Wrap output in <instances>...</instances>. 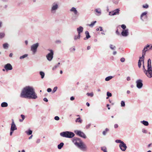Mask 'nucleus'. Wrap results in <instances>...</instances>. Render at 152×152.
I'll use <instances>...</instances> for the list:
<instances>
[{
    "label": "nucleus",
    "instance_id": "obj_2",
    "mask_svg": "<svg viewBox=\"0 0 152 152\" xmlns=\"http://www.w3.org/2000/svg\"><path fill=\"white\" fill-rule=\"evenodd\" d=\"M73 142L75 145L82 151H85L87 150L86 146L81 141L80 139L74 138L73 139Z\"/></svg>",
    "mask_w": 152,
    "mask_h": 152
},
{
    "label": "nucleus",
    "instance_id": "obj_14",
    "mask_svg": "<svg viewBox=\"0 0 152 152\" xmlns=\"http://www.w3.org/2000/svg\"><path fill=\"white\" fill-rule=\"evenodd\" d=\"M121 34L123 37H126L127 36L129 35V29H126L123 30L121 33Z\"/></svg>",
    "mask_w": 152,
    "mask_h": 152
},
{
    "label": "nucleus",
    "instance_id": "obj_56",
    "mask_svg": "<svg viewBox=\"0 0 152 152\" xmlns=\"http://www.w3.org/2000/svg\"><path fill=\"white\" fill-rule=\"evenodd\" d=\"M118 125L117 124H115L114 125V128H118Z\"/></svg>",
    "mask_w": 152,
    "mask_h": 152
},
{
    "label": "nucleus",
    "instance_id": "obj_49",
    "mask_svg": "<svg viewBox=\"0 0 152 152\" xmlns=\"http://www.w3.org/2000/svg\"><path fill=\"white\" fill-rule=\"evenodd\" d=\"M54 119L57 121H58L59 120V118L58 116H56L54 117Z\"/></svg>",
    "mask_w": 152,
    "mask_h": 152
},
{
    "label": "nucleus",
    "instance_id": "obj_9",
    "mask_svg": "<svg viewBox=\"0 0 152 152\" xmlns=\"http://www.w3.org/2000/svg\"><path fill=\"white\" fill-rule=\"evenodd\" d=\"M142 82V80L140 79L136 81V86L138 88L140 89L142 88L143 86Z\"/></svg>",
    "mask_w": 152,
    "mask_h": 152
},
{
    "label": "nucleus",
    "instance_id": "obj_5",
    "mask_svg": "<svg viewBox=\"0 0 152 152\" xmlns=\"http://www.w3.org/2000/svg\"><path fill=\"white\" fill-rule=\"evenodd\" d=\"M39 46V43H37L31 45V50L32 52V54H34L37 50V48Z\"/></svg>",
    "mask_w": 152,
    "mask_h": 152
},
{
    "label": "nucleus",
    "instance_id": "obj_29",
    "mask_svg": "<svg viewBox=\"0 0 152 152\" xmlns=\"http://www.w3.org/2000/svg\"><path fill=\"white\" fill-rule=\"evenodd\" d=\"M76 122H78L80 123H81L82 122V120L80 118H77L75 120Z\"/></svg>",
    "mask_w": 152,
    "mask_h": 152
},
{
    "label": "nucleus",
    "instance_id": "obj_25",
    "mask_svg": "<svg viewBox=\"0 0 152 152\" xmlns=\"http://www.w3.org/2000/svg\"><path fill=\"white\" fill-rule=\"evenodd\" d=\"M2 107H6L8 106V104L6 102H3L1 104Z\"/></svg>",
    "mask_w": 152,
    "mask_h": 152
},
{
    "label": "nucleus",
    "instance_id": "obj_46",
    "mask_svg": "<svg viewBox=\"0 0 152 152\" xmlns=\"http://www.w3.org/2000/svg\"><path fill=\"white\" fill-rule=\"evenodd\" d=\"M121 27L124 29V30H125V29L126 28V26L124 24H123L121 25Z\"/></svg>",
    "mask_w": 152,
    "mask_h": 152
},
{
    "label": "nucleus",
    "instance_id": "obj_23",
    "mask_svg": "<svg viewBox=\"0 0 152 152\" xmlns=\"http://www.w3.org/2000/svg\"><path fill=\"white\" fill-rule=\"evenodd\" d=\"M147 14V12H143L141 14V16H140V19H141L143 21V20L142 19V18L144 16H146V15Z\"/></svg>",
    "mask_w": 152,
    "mask_h": 152
},
{
    "label": "nucleus",
    "instance_id": "obj_42",
    "mask_svg": "<svg viewBox=\"0 0 152 152\" xmlns=\"http://www.w3.org/2000/svg\"><path fill=\"white\" fill-rule=\"evenodd\" d=\"M57 89L58 87L57 86L54 87L52 91L53 93H55L57 91Z\"/></svg>",
    "mask_w": 152,
    "mask_h": 152
},
{
    "label": "nucleus",
    "instance_id": "obj_58",
    "mask_svg": "<svg viewBox=\"0 0 152 152\" xmlns=\"http://www.w3.org/2000/svg\"><path fill=\"white\" fill-rule=\"evenodd\" d=\"M13 131H12V130H10V135L11 136L12 135Z\"/></svg>",
    "mask_w": 152,
    "mask_h": 152
},
{
    "label": "nucleus",
    "instance_id": "obj_38",
    "mask_svg": "<svg viewBox=\"0 0 152 152\" xmlns=\"http://www.w3.org/2000/svg\"><path fill=\"white\" fill-rule=\"evenodd\" d=\"M101 149L102 150L104 151V152H107V149L104 146L101 147Z\"/></svg>",
    "mask_w": 152,
    "mask_h": 152
},
{
    "label": "nucleus",
    "instance_id": "obj_27",
    "mask_svg": "<svg viewBox=\"0 0 152 152\" xmlns=\"http://www.w3.org/2000/svg\"><path fill=\"white\" fill-rule=\"evenodd\" d=\"M60 64V63L59 62L58 64L56 65L54 67H53L52 70H55L57 68L59 67Z\"/></svg>",
    "mask_w": 152,
    "mask_h": 152
},
{
    "label": "nucleus",
    "instance_id": "obj_10",
    "mask_svg": "<svg viewBox=\"0 0 152 152\" xmlns=\"http://www.w3.org/2000/svg\"><path fill=\"white\" fill-rule=\"evenodd\" d=\"M120 10L119 9H117L114 10L110 12L109 15L111 16H113L116 15H118L119 14Z\"/></svg>",
    "mask_w": 152,
    "mask_h": 152
},
{
    "label": "nucleus",
    "instance_id": "obj_33",
    "mask_svg": "<svg viewBox=\"0 0 152 152\" xmlns=\"http://www.w3.org/2000/svg\"><path fill=\"white\" fill-rule=\"evenodd\" d=\"M110 49L113 50H114L116 48V47L115 46L111 44L110 45Z\"/></svg>",
    "mask_w": 152,
    "mask_h": 152
},
{
    "label": "nucleus",
    "instance_id": "obj_3",
    "mask_svg": "<svg viewBox=\"0 0 152 152\" xmlns=\"http://www.w3.org/2000/svg\"><path fill=\"white\" fill-rule=\"evenodd\" d=\"M58 8V4L57 2H54L51 5L50 10V12L51 14H56Z\"/></svg>",
    "mask_w": 152,
    "mask_h": 152
},
{
    "label": "nucleus",
    "instance_id": "obj_44",
    "mask_svg": "<svg viewBox=\"0 0 152 152\" xmlns=\"http://www.w3.org/2000/svg\"><path fill=\"white\" fill-rule=\"evenodd\" d=\"M107 95L108 97H111L112 95L111 93L108 91L107 92Z\"/></svg>",
    "mask_w": 152,
    "mask_h": 152
},
{
    "label": "nucleus",
    "instance_id": "obj_18",
    "mask_svg": "<svg viewBox=\"0 0 152 152\" xmlns=\"http://www.w3.org/2000/svg\"><path fill=\"white\" fill-rule=\"evenodd\" d=\"M83 28L81 26L77 28V31L78 34H80L81 33H82L83 31Z\"/></svg>",
    "mask_w": 152,
    "mask_h": 152
},
{
    "label": "nucleus",
    "instance_id": "obj_63",
    "mask_svg": "<svg viewBox=\"0 0 152 152\" xmlns=\"http://www.w3.org/2000/svg\"><path fill=\"white\" fill-rule=\"evenodd\" d=\"M126 93H127L128 94H129L130 93V92L129 91V90H127V92H126Z\"/></svg>",
    "mask_w": 152,
    "mask_h": 152
},
{
    "label": "nucleus",
    "instance_id": "obj_55",
    "mask_svg": "<svg viewBox=\"0 0 152 152\" xmlns=\"http://www.w3.org/2000/svg\"><path fill=\"white\" fill-rule=\"evenodd\" d=\"M70 99L71 101L75 99V98L73 96H72L70 97Z\"/></svg>",
    "mask_w": 152,
    "mask_h": 152
},
{
    "label": "nucleus",
    "instance_id": "obj_12",
    "mask_svg": "<svg viewBox=\"0 0 152 152\" xmlns=\"http://www.w3.org/2000/svg\"><path fill=\"white\" fill-rule=\"evenodd\" d=\"M70 11L71 12H73L75 16L76 17H78L79 15V12H78L76 8L75 7H72L71 8V9H70Z\"/></svg>",
    "mask_w": 152,
    "mask_h": 152
},
{
    "label": "nucleus",
    "instance_id": "obj_16",
    "mask_svg": "<svg viewBox=\"0 0 152 152\" xmlns=\"http://www.w3.org/2000/svg\"><path fill=\"white\" fill-rule=\"evenodd\" d=\"M17 129V127L14 123V120L12 119L10 130L12 131H14L16 130Z\"/></svg>",
    "mask_w": 152,
    "mask_h": 152
},
{
    "label": "nucleus",
    "instance_id": "obj_60",
    "mask_svg": "<svg viewBox=\"0 0 152 152\" xmlns=\"http://www.w3.org/2000/svg\"><path fill=\"white\" fill-rule=\"evenodd\" d=\"M99 28H100V31H101L103 30L102 27L101 26H99Z\"/></svg>",
    "mask_w": 152,
    "mask_h": 152
},
{
    "label": "nucleus",
    "instance_id": "obj_41",
    "mask_svg": "<svg viewBox=\"0 0 152 152\" xmlns=\"http://www.w3.org/2000/svg\"><path fill=\"white\" fill-rule=\"evenodd\" d=\"M115 142L116 143H120V144H121L123 142L120 140H115Z\"/></svg>",
    "mask_w": 152,
    "mask_h": 152
},
{
    "label": "nucleus",
    "instance_id": "obj_26",
    "mask_svg": "<svg viewBox=\"0 0 152 152\" xmlns=\"http://www.w3.org/2000/svg\"><path fill=\"white\" fill-rule=\"evenodd\" d=\"M39 74L41 75V78L42 79H43L45 76V74L44 72L42 71H40L39 72Z\"/></svg>",
    "mask_w": 152,
    "mask_h": 152
},
{
    "label": "nucleus",
    "instance_id": "obj_22",
    "mask_svg": "<svg viewBox=\"0 0 152 152\" xmlns=\"http://www.w3.org/2000/svg\"><path fill=\"white\" fill-rule=\"evenodd\" d=\"M142 61H143V64H144V60H143V61H142V59H141L140 57V59L138 61V67L139 68H140L141 67Z\"/></svg>",
    "mask_w": 152,
    "mask_h": 152
},
{
    "label": "nucleus",
    "instance_id": "obj_20",
    "mask_svg": "<svg viewBox=\"0 0 152 152\" xmlns=\"http://www.w3.org/2000/svg\"><path fill=\"white\" fill-rule=\"evenodd\" d=\"M85 34L86 35V37L84 38V40H87L91 37L88 31H86L85 32Z\"/></svg>",
    "mask_w": 152,
    "mask_h": 152
},
{
    "label": "nucleus",
    "instance_id": "obj_52",
    "mask_svg": "<svg viewBox=\"0 0 152 152\" xmlns=\"http://www.w3.org/2000/svg\"><path fill=\"white\" fill-rule=\"evenodd\" d=\"M91 125V124H89L88 125H87V126H86V128L87 129H88L89 128Z\"/></svg>",
    "mask_w": 152,
    "mask_h": 152
},
{
    "label": "nucleus",
    "instance_id": "obj_30",
    "mask_svg": "<svg viewBox=\"0 0 152 152\" xmlns=\"http://www.w3.org/2000/svg\"><path fill=\"white\" fill-rule=\"evenodd\" d=\"M3 46L4 49H7L9 47V45L7 43H6L3 44Z\"/></svg>",
    "mask_w": 152,
    "mask_h": 152
},
{
    "label": "nucleus",
    "instance_id": "obj_7",
    "mask_svg": "<svg viewBox=\"0 0 152 152\" xmlns=\"http://www.w3.org/2000/svg\"><path fill=\"white\" fill-rule=\"evenodd\" d=\"M48 50L50 52L46 55V57L48 61H50L52 60L53 58V51L52 50Z\"/></svg>",
    "mask_w": 152,
    "mask_h": 152
},
{
    "label": "nucleus",
    "instance_id": "obj_39",
    "mask_svg": "<svg viewBox=\"0 0 152 152\" xmlns=\"http://www.w3.org/2000/svg\"><path fill=\"white\" fill-rule=\"evenodd\" d=\"M20 116L21 118H22V119H20L19 121L20 122H22L23 121L25 117V116L23 114L21 115Z\"/></svg>",
    "mask_w": 152,
    "mask_h": 152
},
{
    "label": "nucleus",
    "instance_id": "obj_48",
    "mask_svg": "<svg viewBox=\"0 0 152 152\" xmlns=\"http://www.w3.org/2000/svg\"><path fill=\"white\" fill-rule=\"evenodd\" d=\"M142 132L144 133H147V131L144 129H143L142 130Z\"/></svg>",
    "mask_w": 152,
    "mask_h": 152
},
{
    "label": "nucleus",
    "instance_id": "obj_13",
    "mask_svg": "<svg viewBox=\"0 0 152 152\" xmlns=\"http://www.w3.org/2000/svg\"><path fill=\"white\" fill-rule=\"evenodd\" d=\"M4 68L7 71L11 70L12 69V65L10 63H8L4 66Z\"/></svg>",
    "mask_w": 152,
    "mask_h": 152
},
{
    "label": "nucleus",
    "instance_id": "obj_8",
    "mask_svg": "<svg viewBox=\"0 0 152 152\" xmlns=\"http://www.w3.org/2000/svg\"><path fill=\"white\" fill-rule=\"evenodd\" d=\"M74 132L77 135L84 139H85L86 138V137L84 133L80 131L77 130H75L74 131Z\"/></svg>",
    "mask_w": 152,
    "mask_h": 152
},
{
    "label": "nucleus",
    "instance_id": "obj_57",
    "mask_svg": "<svg viewBox=\"0 0 152 152\" xmlns=\"http://www.w3.org/2000/svg\"><path fill=\"white\" fill-rule=\"evenodd\" d=\"M126 80L127 81H129L130 80V78L129 77H127Z\"/></svg>",
    "mask_w": 152,
    "mask_h": 152
},
{
    "label": "nucleus",
    "instance_id": "obj_53",
    "mask_svg": "<svg viewBox=\"0 0 152 152\" xmlns=\"http://www.w3.org/2000/svg\"><path fill=\"white\" fill-rule=\"evenodd\" d=\"M40 142V140L39 139H38L36 141V143H39Z\"/></svg>",
    "mask_w": 152,
    "mask_h": 152
},
{
    "label": "nucleus",
    "instance_id": "obj_11",
    "mask_svg": "<svg viewBox=\"0 0 152 152\" xmlns=\"http://www.w3.org/2000/svg\"><path fill=\"white\" fill-rule=\"evenodd\" d=\"M119 146L120 149L123 151H126L127 148L126 144L124 142H122L121 144H120Z\"/></svg>",
    "mask_w": 152,
    "mask_h": 152
},
{
    "label": "nucleus",
    "instance_id": "obj_51",
    "mask_svg": "<svg viewBox=\"0 0 152 152\" xmlns=\"http://www.w3.org/2000/svg\"><path fill=\"white\" fill-rule=\"evenodd\" d=\"M52 91V89L51 88H49L47 89V91L48 92H51Z\"/></svg>",
    "mask_w": 152,
    "mask_h": 152
},
{
    "label": "nucleus",
    "instance_id": "obj_34",
    "mask_svg": "<svg viewBox=\"0 0 152 152\" xmlns=\"http://www.w3.org/2000/svg\"><path fill=\"white\" fill-rule=\"evenodd\" d=\"M109 131V129L108 128H106L105 131H103L102 134L103 135H105L106 134V133Z\"/></svg>",
    "mask_w": 152,
    "mask_h": 152
},
{
    "label": "nucleus",
    "instance_id": "obj_64",
    "mask_svg": "<svg viewBox=\"0 0 152 152\" xmlns=\"http://www.w3.org/2000/svg\"><path fill=\"white\" fill-rule=\"evenodd\" d=\"M86 104L88 107H89L90 106L89 103L88 102L86 103Z\"/></svg>",
    "mask_w": 152,
    "mask_h": 152
},
{
    "label": "nucleus",
    "instance_id": "obj_31",
    "mask_svg": "<svg viewBox=\"0 0 152 152\" xmlns=\"http://www.w3.org/2000/svg\"><path fill=\"white\" fill-rule=\"evenodd\" d=\"M25 132L28 135H30L32 134V132L31 130L29 129L28 131H26Z\"/></svg>",
    "mask_w": 152,
    "mask_h": 152
},
{
    "label": "nucleus",
    "instance_id": "obj_43",
    "mask_svg": "<svg viewBox=\"0 0 152 152\" xmlns=\"http://www.w3.org/2000/svg\"><path fill=\"white\" fill-rule=\"evenodd\" d=\"M121 106L123 107L125 106V102L123 101H121Z\"/></svg>",
    "mask_w": 152,
    "mask_h": 152
},
{
    "label": "nucleus",
    "instance_id": "obj_40",
    "mask_svg": "<svg viewBox=\"0 0 152 152\" xmlns=\"http://www.w3.org/2000/svg\"><path fill=\"white\" fill-rule=\"evenodd\" d=\"M86 94L88 96H90L91 97H93L94 96V94L93 92L91 93H87Z\"/></svg>",
    "mask_w": 152,
    "mask_h": 152
},
{
    "label": "nucleus",
    "instance_id": "obj_6",
    "mask_svg": "<svg viewBox=\"0 0 152 152\" xmlns=\"http://www.w3.org/2000/svg\"><path fill=\"white\" fill-rule=\"evenodd\" d=\"M143 70L144 72V73L145 74V75H147V76L149 77V78H151L152 77V70L151 69V71L149 72L148 71V69L146 70L145 69V66L144 65V64H143Z\"/></svg>",
    "mask_w": 152,
    "mask_h": 152
},
{
    "label": "nucleus",
    "instance_id": "obj_36",
    "mask_svg": "<svg viewBox=\"0 0 152 152\" xmlns=\"http://www.w3.org/2000/svg\"><path fill=\"white\" fill-rule=\"evenodd\" d=\"M96 21L92 22L91 24L88 25L90 27H93V26L96 23Z\"/></svg>",
    "mask_w": 152,
    "mask_h": 152
},
{
    "label": "nucleus",
    "instance_id": "obj_37",
    "mask_svg": "<svg viewBox=\"0 0 152 152\" xmlns=\"http://www.w3.org/2000/svg\"><path fill=\"white\" fill-rule=\"evenodd\" d=\"M28 56V54H25L24 55L20 56V59H22L26 57H27Z\"/></svg>",
    "mask_w": 152,
    "mask_h": 152
},
{
    "label": "nucleus",
    "instance_id": "obj_21",
    "mask_svg": "<svg viewBox=\"0 0 152 152\" xmlns=\"http://www.w3.org/2000/svg\"><path fill=\"white\" fill-rule=\"evenodd\" d=\"M81 35L80 34H78L77 35H75L74 36V39L75 41L77 40V39H80V38Z\"/></svg>",
    "mask_w": 152,
    "mask_h": 152
},
{
    "label": "nucleus",
    "instance_id": "obj_62",
    "mask_svg": "<svg viewBox=\"0 0 152 152\" xmlns=\"http://www.w3.org/2000/svg\"><path fill=\"white\" fill-rule=\"evenodd\" d=\"M56 43H61V41L60 40H57L56 41Z\"/></svg>",
    "mask_w": 152,
    "mask_h": 152
},
{
    "label": "nucleus",
    "instance_id": "obj_19",
    "mask_svg": "<svg viewBox=\"0 0 152 152\" xmlns=\"http://www.w3.org/2000/svg\"><path fill=\"white\" fill-rule=\"evenodd\" d=\"M95 11L97 13L96 14L97 16L100 15L101 14V10L100 8L96 9L95 10Z\"/></svg>",
    "mask_w": 152,
    "mask_h": 152
},
{
    "label": "nucleus",
    "instance_id": "obj_24",
    "mask_svg": "<svg viewBox=\"0 0 152 152\" xmlns=\"http://www.w3.org/2000/svg\"><path fill=\"white\" fill-rule=\"evenodd\" d=\"M140 122L142 124H144L145 126H147L149 124L148 121H141Z\"/></svg>",
    "mask_w": 152,
    "mask_h": 152
},
{
    "label": "nucleus",
    "instance_id": "obj_47",
    "mask_svg": "<svg viewBox=\"0 0 152 152\" xmlns=\"http://www.w3.org/2000/svg\"><path fill=\"white\" fill-rule=\"evenodd\" d=\"M142 7L144 8H148V5L146 4L145 5H143Z\"/></svg>",
    "mask_w": 152,
    "mask_h": 152
},
{
    "label": "nucleus",
    "instance_id": "obj_32",
    "mask_svg": "<svg viewBox=\"0 0 152 152\" xmlns=\"http://www.w3.org/2000/svg\"><path fill=\"white\" fill-rule=\"evenodd\" d=\"M113 78V77H112V76H108V77H106L105 78V80L106 81H108L110 80H111V79H112Z\"/></svg>",
    "mask_w": 152,
    "mask_h": 152
},
{
    "label": "nucleus",
    "instance_id": "obj_4",
    "mask_svg": "<svg viewBox=\"0 0 152 152\" xmlns=\"http://www.w3.org/2000/svg\"><path fill=\"white\" fill-rule=\"evenodd\" d=\"M61 136L63 137L71 138L75 136L74 134L71 132L66 131L61 132L60 134Z\"/></svg>",
    "mask_w": 152,
    "mask_h": 152
},
{
    "label": "nucleus",
    "instance_id": "obj_59",
    "mask_svg": "<svg viewBox=\"0 0 152 152\" xmlns=\"http://www.w3.org/2000/svg\"><path fill=\"white\" fill-rule=\"evenodd\" d=\"M13 54L12 53H10L9 55V57H12V56Z\"/></svg>",
    "mask_w": 152,
    "mask_h": 152
},
{
    "label": "nucleus",
    "instance_id": "obj_45",
    "mask_svg": "<svg viewBox=\"0 0 152 152\" xmlns=\"http://www.w3.org/2000/svg\"><path fill=\"white\" fill-rule=\"evenodd\" d=\"M75 48H71L70 49V50L71 52L73 53L74 52L75 50Z\"/></svg>",
    "mask_w": 152,
    "mask_h": 152
},
{
    "label": "nucleus",
    "instance_id": "obj_50",
    "mask_svg": "<svg viewBox=\"0 0 152 152\" xmlns=\"http://www.w3.org/2000/svg\"><path fill=\"white\" fill-rule=\"evenodd\" d=\"M125 59L124 58H121L120 61L122 62H124L125 61Z\"/></svg>",
    "mask_w": 152,
    "mask_h": 152
},
{
    "label": "nucleus",
    "instance_id": "obj_35",
    "mask_svg": "<svg viewBox=\"0 0 152 152\" xmlns=\"http://www.w3.org/2000/svg\"><path fill=\"white\" fill-rule=\"evenodd\" d=\"M5 36V34L3 32L0 33V39H1Z\"/></svg>",
    "mask_w": 152,
    "mask_h": 152
},
{
    "label": "nucleus",
    "instance_id": "obj_1",
    "mask_svg": "<svg viewBox=\"0 0 152 152\" xmlns=\"http://www.w3.org/2000/svg\"><path fill=\"white\" fill-rule=\"evenodd\" d=\"M20 96L21 98L36 99L37 96L33 87L30 86L24 88L21 91Z\"/></svg>",
    "mask_w": 152,
    "mask_h": 152
},
{
    "label": "nucleus",
    "instance_id": "obj_28",
    "mask_svg": "<svg viewBox=\"0 0 152 152\" xmlns=\"http://www.w3.org/2000/svg\"><path fill=\"white\" fill-rule=\"evenodd\" d=\"M64 145L63 142H61L58 145V149H60L63 147Z\"/></svg>",
    "mask_w": 152,
    "mask_h": 152
},
{
    "label": "nucleus",
    "instance_id": "obj_17",
    "mask_svg": "<svg viewBox=\"0 0 152 152\" xmlns=\"http://www.w3.org/2000/svg\"><path fill=\"white\" fill-rule=\"evenodd\" d=\"M148 71L149 72L151 71V69H152L151 65V61L150 59H149L148 60Z\"/></svg>",
    "mask_w": 152,
    "mask_h": 152
},
{
    "label": "nucleus",
    "instance_id": "obj_61",
    "mask_svg": "<svg viewBox=\"0 0 152 152\" xmlns=\"http://www.w3.org/2000/svg\"><path fill=\"white\" fill-rule=\"evenodd\" d=\"M117 53V52L116 51H114L113 52V54L114 55H116Z\"/></svg>",
    "mask_w": 152,
    "mask_h": 152
},
{
    "label": "nucleus",
    "instance_id": "obj_15",
    "mask_svg": "<svg viewBox=\"0 0 152 152\" xmlns=\"http://www.w3.org/2000/svg\"><path fill=\"white\" fill-rule=\"evenodd\" d=\"M148 50V48L145 46L142 50V57H140V58L142 59V60L143 61V58L145 54V53Z\"/></svg>",
    "mask_w": 152,
    "mask_h": 152
},
{
    "label": "nucleus",
    "instance_id": "obj_54",
    "mask_svg": "<svg viewBox=\"0 0 152 152\" xmlns=\"http://www.w3.org/2000/svg\"><path fill=\"white\" fill-rule=\"evenodd\" d=\"M43 100L45 102H48V99H47L46 98H44L43 99Z\"/></svg>",
    "mask_w": 152,
    "mask_h": 152
}]
</instances>
